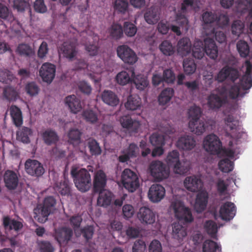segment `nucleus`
Wrapping results in <instances>:
<instances>
[{
	"mask_svg": "<svg viewBox=\"0 0 252 252\" xmlns=\"http://www.w3.org/2000/svg\"><path fill=\"white\" fill-rule=\"evenodd\" d=\"M208 198V194L205 191H201L197 194L194 204V209L197 212L201 213L205 210Z\"/></svg>",
	"mask_w": 252,
	"mask_h": 252,
	"instance_id": "obj_23",
	"label": "nucleus"
},
{
	"mask_svg": "<svg viewBox=\"0 0 252 252\" xmlns=\"http://www.w3.org/2000/svg\"><path fill=\"white\" fill-rule=\"evenodd\" d=\"M174 91L172 88H166L163 90L158 96V102L160 105H165L168 103L173 96Z\"/></svg>",
	"mask_w": 252,
	"mask_h": 252,
	"instance_id": "obj_41",
	"label": "nucleus"
},
{
	"mask_svg": "<svg viewBox=\"0 0 252 252\" xmlns=\"http://www.w3.org/2000/svg\"><path fill=\"white\" fill-rule=\"evenodd\" d=\"M110 36L114 39H119L123 35V29L121 25L113 23L108 30Z\"/></svg>",
	"mask_w": 252,
	"mask_h": 252,
	"instance_id": "obj_40",
	"label": "nucleus"
},
{
	"mask_svg": "<svg viewBox=\"0 0 252 252\" xmlns=\"http://www.w3.org/2000/svg\"><path fill=\"white\" fill-rule=\"evenodd\" d=\"M165 194L164 188L159 184H154L149 189L148 197L153 202H159Z\"/></svg>",
	"mask_w": 252,
	"mask_h": 252,
	"instance_id": "obj_16",
	"label": "nucleus"
},
{
	"mask_svg": "<svg viewBox=\"0 0 252 252\" xmlns=\"http://www.w3.org/2000/svg\"><path fill=\"white\" fill-rule=\"evenodd\" d=\"M221 248L216 242L211 240H206L203 245V252H221Z\"/></svg>",
	"mask_w": 252,
	"mask_h": 252,
	"instance_id": "obj_42",
	"label": "nucleus"
},
{
	"mask_svg": "<svg viewBox=\"0 0 252 252\" xmlns=\"http://www.w3.org/2000/svg\"><path fill=\"white\" fill-rule=\"evenodd\" d=\"M122 126L126 129L131 135L138 132L141 124L136 120H133L129 115H124L120 119Z\"/></svg>",
	"mask_w": 252,
	"mask_h": 252,
	"instance_id": "obj_12",
	"label": "nucleus"
},
{
	"mask_svg": "<svg viewBox=\"0 0 252 252\" xmlns=\"http://www.w3.org/2000/svg\"><path fill=\"white\" fill-rule=\"evenodd\" d=\"M226 91L225 87L221 88L219 94L211 93L207 97V106L210 109L217 110L227 103V97L223 93Z\"/></svg>",
	"mask_w": 252,
	"mask_h": 252,
	"instance_id": "obj_9",
	"label": "nucleus"
},
{
	"mask_svg": "<svg viewBox=\"0 0 252 252\" xmlns=\"http://www.w3.org/2000/svg\"><path fill=\"white\" fill-rule=\"evenodd\" d=\"M87 144L90 152L92 155L97 156L101 154V149L99 143L95 139L89 138L87 140Z\"/></svg>",
	"mask_w": 252,
	"mask_h": 252,
	"instance_id": "obj_43",
	"label": "nucleus"
},
{
	"mask_svg": "<svg viewBox=\"0 0 252 252\" xmlns=\"http://www.w3.org/2000/svg\"><path fill=\"white\" fill-rule=\"evenodd\" d=\"M32 133L31 129L24 127L17 132V138L23 143H29L30 142L29 135Z\"/></svg>",
	"mask_w": 252,
	"mask_h": 252,
	"instance_id": "obj_49",
	"label": "nucleus"
},
{
	"mask_svg": "<svg viewBox=\"0 0 252 252\" xmlns=\"http://www.w3.org/2000/svg\"><path fill=\"white\" fill-rule=\"evenodd\" d=\"M5 187L9 189H14L18 186L19 178L17 174L13 171L7 170L3 175Z\"/></svg>",
	"mask_w": 252,
	"mask_h": 252,
	"instance_id": "obj_20",
	"label": "nucleus"
},
{
	"mask_svg": "<svg viewBox=\"0 0 252 252\" xmlns=\"http://www.w3.org/2000/svg\"><path fill=\"white\" fill-rule=\"evenodd\" d=\"M137 217L142 223L145 224H152L156 220L155 214L147 207L140 208L137 213Z\"/></svg>",
	"mask_w": 252,
	"mask_h": 252,
	"instance_id": "obj_17",
	"label": "nucleus"
},
{
	"mask_svg": "<svg viewBox=\"0 0 252 252\" xmlns=\"http://www.w3.org/2000/svg\"><path fill=\"white\" fill-rule=\"evenodd\" d=\"M219 169L223 172L228 173L233 169L234 163L227 158L220 160L219 162Z\"/></svg>",
	"mask_w": 252,
	"mask_h": 252,
	"instance_id": "obj_52",
	"label": "nucleus"
},
{
	"mask_svg": "<svg viewBox=\"0 0 252 252\" xmlns=\"http://www.w3.org/2000/svg\"><path fill=\"white\" fill-rule=\"evenodd\" d=\"M205 34L207 36H213L215 37L216 40L219 43H223L226 41V35L221 31H215L214 27H212L210 32L205 31Z\"/></svg>",
	"mask_w": 252,
	"mask_h": 252,
	"instance_id": "obj_51",
	"label": "nucleus"
},
{
	"mask_svg": "<svg viewBox=\"0 0 252 252\" xmlns=\"http://www.w3.org/2000/svg\"><path fill=\"white\" fill-rule=\"evenodd\" d=\"M240 75V73L237 69L226 65L220 70L215 79L211 75L205 76L204 79L206 85L208 87H210L214 80H216L219 83H222L226 79H228L231 82H234L239 78Z\"/></svg>",
	"mask_w": 252,
	"mask_h": 252,
	"instance_id": "obj_2",
	"label": "nucleus"
},
{
	"mask_svg": "<svg viewBox=\"0 0 252 252\" xmlns=\"http://www.w3.org/2000/svg\"><path fill=\"white\" fill-rule=\"evenodd\" d=\"M202 21L204 24V29L206 30V26L208 24H211L216 22L217 19V14L212 12L206 11L202 15Z\"/></svg>",
	"mask_w": 252,
	"mask_h": 252,
	"instance_id": "obj_53",
	"label": "nucleus"
},
{
	"mask_svg": "<svg viewBox=\"0 0 252 252\" xmlns=\"http://www.w3.org/2000/svg\"><path fill=\"white\" fill-rule=\"evenodd\" d=\"M94 232V229L93 225H87L80 229V234L86 242L92 239Z\"/></svg>",
	"mask_w": 252,
	"mask_h": 252,
	"instance_id": "obj_59",
	"label": "nucleus"
},
{
	"mask_svg": "<svg viewBox=\"0 0 252 252\" xmlns=\"http://www.w3.org/2000/svg\"><path fill=\"white\" fill-rule=\"evenodd\" d=\"M73 235L72 230L67 227H61L55 229L54 236L60 244L67 243L70 240Z\"/></svg>",
	"mask_w": 252,
	"mask_h": 252,
	"instance_id": "obj_18",
	"label": "nucleus"
},
{
	"mask_svg": "<svg viewBox=\"0 0 252 252\" xmlns=\"http://www.w3.org/2000/svg\"><path fill=\"white\" fill-rule=\"evenodd\" d=\"M122 181L125 188L129 192H134L139 186L138 176L135 172L128 168L122 172Z\"/></svg>",
	"mask_w": 252,
	"mask_h": 252,
	"instance_id": "obj_7",
	"label": "nucleus"
},
{
	"mask_svg": "<svg viewBox=\"0 0 252 252\" xmlns=\"http://www.w3.org/2000/svg\"><path fill=\"white\" fill-rule=\"evenodd\" d=\"M40 252H54L55 249L52 244L47 241H40L37 242Z\"/></svg>",
	"mask_w": 252,
	"mask_h": 252,
	"instance_id": "obj_64",
	"label": "nucleus"
},
{
	"mask_svg": "<svg viewBox=\"0 0 252 252\" xmlns=\"http://www.w3.org/2000/svg\"><path fill=\"white\" fill-rule=\"evenodd\" d=\"M161 52L165 56H171L175 52V48L172 43L167 40L163 41L159 46Z\"/></svg>",
	"mask_w": 252,
	"mask_h": 252,
	"instance_id": "obj_45",
	"label": "nucleus"
},
{
	"mask_svg": "<svg viewBox=\"0 0 252 252\" xmlns=\"http://www.w3.org/2000/svg\"><path fill=\"white\" fill-rule=\"evenodd\" d=\"M205 52L211 59H216L218 57V46L212 38H205L204 43L200 40L194 42L192 53L194 58L201 59L204 56Z\"/></svg>",
	"mask_w": 252,
	"mask_h": 252,
	"instance_id": "obj_1",
	"label": "nucleus"
},
{
	"mask_svg": "<svg viewBox=\"0 0 252 252\" xmlns=\"http://www.w3.org/2000/svg\"><path fill=\"white\" fill-rule=\"evenodd\" d=\"M150 141L154 146H163L165 143L164 136L157 132L154 133L151 135Z\"/></svg>",
	"mask_w": 252,
	"mask_h": 252,
	"instance_id": "obj_50",
	"label": "nucleus"
},
{
	"mask_svg": "<svg viewBox=\"0 0 252 252\" xmlns=\"http://www.w3.org/2000/svg\"><path fill=\"white\" fill-rule=\"evenodd\" d=\"M98 192H99V195L97 200V204L103 207L109 206L114 197L113 193L107 189L102 190Z\"/></svg>",
	"mask_w": 252,
	"mask_h": 252,
	"instance_id": "obj_27",
	"label": "nucleus"
},
{
	"mask_svg": "<svg viewBox=\"0 0 252 252\" xmlns=\"http://www.w3.org/2000/svg\"><path fill=\"white\" fill-rule=\"evenodd\" d=\"M51 212V210H48L42 204L38 205L33 210L34 218L40 223H45L48 220Z\"/></svg>",
	"mask_w": 252,
	"mask_h": 252,
	"instance_id": "obj_26",
	"label": "nucleus"
},
{
	"mask_svg": "<svg viewBox=\"0 0 252 252\" xmlns=\"http://www.w3.org/2000/svg\"><path fill=\"white\" fill-rule=\"evenodd\" d=\"M184 184L187 189L191 192L198 191L203 186L200 178L195 175L186 177Z\"/></svg>",
	"mask_w": 252,
	"mask_h": 252,
	"instance_id": "obj_19",
	"label": "nucleus"
},
{
	"mask_svg": "<svg viewBox=\"0 0 252 252\" xmlns=\"http://www.w3.org/2000/svg\"><path fill=\"white\" fill-rule=\"evenodd\" d=\"M117 53L118 56L126 63L132 65L137 61L138 57L136 53L126 45L119 46Z\"/></svg>",
	"mask_w": 252,
	"mask_h": 252,
	"instance_id": "obj_10",
	"label": "nucleus"
},
{
	"mask_svg": "<svg viewBox=\"0 0 252 252\" xmlns=\"http://www.w3.org/2000/svg\"><path fill=\"white\" fill-rule=\"evenodd\" d=\"M82 133L78 129H71L68 133V141L70 143L75 145L80 142Z\"/></svg>",
	"mask_w": 252,
	"mask_h": 252,
	"instance_id": "obj_47",
	"label": "nucleus"
},
{
	"mask_svg": "<svg viewBox=\"0 0 252 252\" xmlns=\"http://www.w3.org/2000/svg\"><path fill=\"white\" fill-rule=\"evenodd\" d=\"M191 45L190 39L188 37L181 39L178 42L177 51L182 56H186L191 51Z\"/></svg>",
	"mask_w": 252,
	"mask_h": 252,
	"instance_id": "obj_32",
	"label": "nucleus"
},
{
	"mask_svg": "<svg viewBox=\"0 0 252 252\" xmlns=\"http://www.w3.org/2000/svg\"><path fill=\"white\" fill-rule=\"evenodd\" d=\"M82 116L86 122L91 124H95L98 121L97 114L92 110L87 109L84 110Z\"/></svg>",
	"mask_w": 252,
	"mask_h": 252,
	"instance_id": "obj_58",
	"label": "nucleus"
},
{
	"mask_svg": "<svg viewBox=\"0 0 252 252\" xmlns=\"http://www.w3.org/2000/svg\"><path fill=\"white\" fill-rule=\"evenodd\" d=\"M131 84H133L137 90L143 91L149 85V81L143 75L138 74L134 75Z\"/></svg>",
	"mask_w": 252,
	"mask_h": 252,
	"instance_id": "obj_35",
	"label": "nucleus"
},
{
	"mask_svg": "<svg viewBox=\"0 0 252 252\" xmlns=\"http://www.w3.org/2000/svg\"><path fill=\"white\" fill-rule=\"evenodd\" d=\"M171 207L174 210L176 218L179 221L184 223H189L193 220L190 209L185 207L182 202L180 201L173 202Z\"/></svg>",
	"mask_w": 252,
	"mask_h": 252,
	"instance_id": "obj_6",
	"label": "nucleus"
},
{
	"mask_svg": "<svg viewBox=\"0 0 252 252\" xmlns=\"http://www.w3.org/2000/svg\"><path fill=\"white\" fill-rule=\"evenodd\" d=\"M16 52L20 56L25 57H30L33 53L31 47L27 44H19L17 48Z\"/></svg>",
	"mask_w": 252,
	"mask_h": 252,
	"instance_id": "obj_56",
	"label": "nucleus"
},
{
	"mask_svg": "<svg viewBox=\"0 0 252 252\" xmlns=\"http://www.w3.org/2000/svg\"><path fill=\"white\" fill-rule=\"evenodd\" d=\"M59 52L69 61H72L77 55L78 50L73 42H64L59 48Z\"/></svg>",
	"mask_w": 252,
	"mask_h": 252,
	"instance_id": "obj_14",
	"label": "nucleus"
},
{
	"mask_svg": "<svg viewBox=\"0 0 252 252\" xmlns=\"http://www.w3.org/2000/svg\"><path fill=\"white\" fill-rule=\"evenodd\" d=\"M172 234L174 239L181 242L187 235V228L179 223H174Z\"/></svg>",
	"mask_w": 252,
	"mask_h": 252,
	"instance_id": "obj_34",
	"label": "nucleus"
},
{
	"mask_svg": "<svg viewBox=\"0 0 252 252\" xmlns=\"http://www.w3.org/2000/svg\"><path fill=\"white\" fill-rule=\"evenodd\" d=\"M203 145L206 151L214 155L220 154L222 149L221 141L214 134L206 136L204 139Z\"/></svg>",
	"mask_w": 252,
	"mask_h": 252,
	"instance_id": "obj_8",
	"label": "nucleus"
},
{
	"mask_svg": "<svg viewBox=\"0 0 252 252\" xmlns=\"http://www.w3.org/2000/svg\"><path fill=\"white\" fill-rule=\"evenodd\" d=\"M44 142L48 146L55 145L58 142L59 137L57 132L52 129H48L42 133Z\"/></svg>",
	"mask_w": 252,
	"mask_h": 252,
	"instance_id": "obj_31",
	"label": "nucleus"
},
{
	"mask_svg": "<svg viewBox=\"0 0 252 252\" xmlns=\"http://www.w3.org/2000/svg\"><path fill=\"white\" fill-rule=\"evenodd\" d=\"M179 161V153L177 150L169 152L166 158V162L170 167H173Z\"/></svg>",
	"mask_w": 252,
	"mask_h": 252,
	"instance_id": "obj_57",
	"label": "nucleus"
},
{
	"mask_svg": "<svg viewBox=\"0 0 252 252\" xmlns=\"http://www.w3.org/2000/svg\"><path fill=\"white\" fill-rule=\"evenodd\" d=\"M55 191L62 196H69L71 194V188L69 181L63 178L59 182H56L53 187Z\"/></svg>",
	"mask_w": 252,
	"mask_h": 252,
	"instance_id": "obj_24",
	"label": "nucleus"
},
{
	"mask_svg": "<svg viewBox=\"0 0 252 252\" xmlns=\"http://www.w3.org/2000/svg\"><path fill=\"white\" fill-rule=\"evenodd\" d=\"M123 32L129 37L133 36L137 32L136 27L129 22H125L124 24Z\"/></svg>",
	"mask_w": 252,
	"mask_h": 252,
	"instance_id": "obj_62",
	"label": "nucleus"
},
{
	"mask_svg": "<svg viewBox=\"0 0 252 252\" xmlns=\"http://www.w3.org/2000/svg\"><path fill=\"white\" fill-rule=\"evenodd\" d=\"M204 228L207 233L214 239H216L218 226L216 223L212 220H207L204 225Z\"/></svg>",
	"mask_w": 252,
	"mask_h": 252,
	"instance_id": "obj_44",
	"label": "nucleus"
},
{
	"mask_svg": "<svg viewBox=\"0 0 252 252\" xmlns=\"http://www.w3.org/2000/svg\"><path fill=\"white\" fill-rule=\"evenodd\" d=\"M106 176L104 172L101 170L95 173L94 180V192L104 190L106 184Z\"/></svg>",
	"mask_w": 252,
	"mask_h": 252,
	"instance_id": "obj_25",
	"label": "nucleus"
},
{
	"mask_svg": "<svg viewBox=\"0 0 252 252\" xmlns=\"http://www.w3.org/2000/svg\"><path fill=\"white\" fill-rule=\"evenodd\" d=\"M173 169L175 173L183 175L189 171V167L186 162L179 161L175 164L173 167Z\"/></svg>",
	"mask_w": 252,
	"mask_h": 252,
	"instance_id": "obj_63",
	"label": "nucleus"
},
{
	"mask_svg": "<svg viewBox=\"0 0 252 252\" xmlns=\"http://www.w3.org/2000/svg\"><path fill=\"white\" fill-rule=\"evenodd\" d=\"M134 75V69H131L128 71H122L117 74L116 80L119 85L125 86L128 83H132Z\"/></svg>",
	"mask_w": 252,
	"mask_h": 252,
	"instance_id": "obj_28",
	"label": "nucleus"
},
{
	"mask_svg": "<svg viewBox=\"0 0 252 252\" xmlns=\"http://www.w3.org/2000/svg\"><path fill=\"white\" fill-rule=\"evenodd\" d=\"M101 97L105 103L111 106H116L119 103L117 95L111 90H104L101 93Z\"/></svg>",
	"mask_w": 252,
	"mask_h": 252,
	"instance_id": "obj_30",
	"label": "nucleus"
},
{
	"mask_svg": "<svg viewBox=\"0 0 252 252\" xmlns=\"http://www.w3.org/2000/svg\"><path fill=\"white\" fill-rule=\"evenodd\" d=\"M196 145V141L190 135H185L178 140L176 146L181 150L189 151L193 149Z\"/></svg>",
	"mask_w": 252,
	"mask_h": 252,
	"instance_id": "obj_22",
	"label": "nucleus"
},
{
	"mask_svg": "<svg viewBox=\"0 0 252 252\" xmlns=\"http://www.w3.org/2000/svg\"><path fill=\"white\" fill-rule=\"evenodd\" d=\"M245 24L241 20L234 21L231 25V32L233 35L239 37L244 32Z\"/></svg>",
	"mask_w": 252,
	"mask_h": 252,
	"instance_id": "obj_54",
	"label": "nucleus"
},
{
	"mask_svg": "<svg viewBox=\"0 0 252 252\" xmlns=\"http://www.w3.org/2000/svg\"><path fill=\"white\" fill-rule=\"evenodd\" d=\"M56 66L49 63H44L39 70V75L44 82L51 83L55 76Z\"/></svg>",
	"mask_w": 252,
	"mask_h": 252,
	"instance_id": "obj_13",
	"label": "nucleus"
},
{
	"mask_svg": "<svg viewBox=\"0 0 252 252\" xmlns=\"http://www.w3.org/2000/svg\"><path fill=\"white\" fill-rule=\"evenodd\" d=\"M10 112L14 125L17 127L21 126L23 124V117L20 109L15 105H12Z\"/></svg>",
	"mask_w": 252,
	"mask_h": 252,
	"instance_id": "obj_36",
	"label": "nucleus"
},
{
	"mask_svg": "<svg viewBox=\"0 0 252 252\" xmlns=\"http://www.w3.org/2000/svg\"><path fill=\"white\" fill-rule=\"evenodd\" d=\"M3 224L5 229H14L15 231H18L23 227V224L21 222L11 220L8 216L3 218Z\"/></svg>",
	"mask_w": 252,
	"mask_h": 252,
	"instance_id": "obj_38",
	"label": "nucleus"
},
{
	"mask_svg": "<svg viewBox=\"0 0 252 252\" xmlns=\"http://www.w3.org/2000/svg\"><path fill=\"white\" fill-rule=\"evenodd\" d=\"M25 169L29 175L36 177L41 176L45 172L42 164L35 159H27L25 163Z\"/></svg>",
	"mask_w": 252,
	"mask_h": 252,
	"instance_id": "obj_11",
	"label": "nucleus"
},
{
	"mask_svg": "<svg viewBox=\"0 0 252 252\" xmlns=\"http://www.w3.org/2000/svg\"><path fill=\"white\" fill-rule=\"evenodd\" d=\"M241 89L243 91H247V90H244L241 85V82L239 84H234L231 86L228 90V96L231 99H236L238 96L243 97L245 94L247 93V92L242 93Z\"/></svg>",
	"mask_w": 252,
	"mask_h": 252,
	"instance_id": "obj_39",
	"label": "nucleus"
},
{
	"mask_svg": "<svg viewBox=\"0 0 252 252\" xmlns=\"http://www.w3.org/2000/svg\"><path fill=\"white\" fill-rule=\"evenodd\" d=\"M65 103L73 113L76 114L82 109L80 100L74 94L66 96Z\"/></svg>",
	"mask_w": 252,
	"mask_h": 252,
	"instance_id": "obj_29",
	"label": "nucleus"
},
{
	"mask_svg": "<svg viewBox=\"0 0 252 252\" xmlns=\"http://www.w3.org/2000/svg\"><path fill=\"white\" fill-rule=\"evenodd\" d=\"M144 19L149 24L157 23L159 19L158 9L153 6L149 8L144 14Z\"/></svg>",
	"mask_w": 252,
	"mask_h": 252,
	"instance_id": "obj_33",
	"label": "nucleus"
},
{
	"mask_svg": "<svg viewBox=\"0 0 252 252\" xmlns=\"http://www.w3.org/2000/svg\"><path fill=\"white\" fill-rule=\"evenodd\" d=\"M4 97L9 101H15L19 97L18 92L12 87L5 88L3 92Z\"/></svg>",
	"mask_w": 252,
	"mask_h": 252,
	"instance_id": "obj_61",
	"label": "nucleus"
},
{
	"mask_svg": "<svg viewBox=\"0 0 252 252\" xmlns=\"http://www.w3.org/2000/svg\"><path fill=\"white\" fill-rule=\"evenodd\" d=\"M129 6L127 0H115L114 9L118 13L125 14L128 10Z\"/></svg>",
	"mask_w": 252,
	"mask_h": 252,
	"instance_id": "obj_46",
	"label": "nucleus"
},
{
	"mask_svg": "<svg viewBox=\"0 0 252 252\" xmlns=\"http://www.w3.org/2000/svg\"><path fill=\"white\" fill-rule=\"evenodd\" d=\"M236 212L235 204L227 201L221 205L219 211L220 216L222 220H230L234 218Z\"/></svg>",
	"mask_w": 252,
	"mask_h": 252,
	"instance_id": "obj_15",
	"label": "nucleus"
},
{
	"mask_svg": "<svg viewBox=\"0 0 252 252\" xmlns=\"http://www.w3.org/2000/svg\"><path fill=\"white\" fill-rule=\"evenodd\" d=\"M246 71L240 79L241 85L244 90H249L252 87V64L250 61L245 62Z\"/></svg>",
	"mask_w": 252,
	"mask_h": 252,
	"instance_id": "obj_21",
	"label": "nucleus"
},
{
	"mask_svg": "<svg viewBox=\"0 0 252 252\" xmlns=\"http://www.w3.org/2000/svg\"><path fill=\"white\" fill-rule=\"evenodd\" d=\"M201 114V108L196 105L191 106L189 109L188 115L190 119L189 127L192 132L198 135L202 134L206 127L204 122L199 120Z\"/></svg>",
	"mask_w": 252,
	"mask_h": 252,
	"instance_id": "obj_3",
	"label": "nucleus"
},
{
	"mask_svg": "<svg viewBox=\"0 0 252 252\" xmlns=\"http://www.w3.org/2000/svg\"><path fill=\"white\" fill-rule=\"evenodd\" d=\"M184 72L187 75L193 74L196 69V65L192 59H186L183 62Z\"/></svg>",
	"mask_w": 252,
	"mask_h": 252,
	"instance_id": "obj_48",
	"label": "nucleus"
},
{
	"mask_svg": "<svg viewBox=\"0 0 252 252\" xmlns=\"http://www.w3.org/2000/svg\"><path fill=\"white\" fill-rule=\"evenodd\" d=\"M149 170L151 176L157 182L167 179L170 171L166 165L159 160H154L149 165Z\"/></svg>",
	"mask_w": 252,
	"mask_h": 252,
	"instance_id": "obj_5",
	"label": "nucleus"
},
{
	"mask_svg": "<svg viewBox=\"0 0 252 252\" xmlns=\"http://www.w3.org/2000/svg\"><path fill=\"white\" fill-rule=\"evenodd\" d=\"M141 105V98L138 95H129L125 103L126 108L132 111L138 109Z\"/></svg>",
	"mask_w": 252,
	"mask_h": 252,
	"instance_id": "obj_37",
	"label": "nucleus"
},
{
	"mask_svg": "<svg viewBox=\"0 0 252 252\" xmlns=\"http://www.w3.org/2000/svg\"><path fill=\"white\" fill-rule=\"evenodd\" d=\"M237 49L241 57L246 58L250 53V48L247 42L240 40L237 43Z\"/></svg>",
	"mask_w": 252,
	"mask_h": 252,
	"instance_id": "obj_55",
	"label": "nucleus"
},
{
	"mask_svg": "<svg viewBox=\"0 0 252 252\" xmlns=\"http://www.w3.org/2000/svg\"><path fill=\"white\" fill-rule=\"evenodd\" d=\"M71 174L74 178L76 188L82 192H86L90 189L91 184V175L85 168H82L78 171L75 169L71 171Z\"/></svg>",
	"mask_w": 252,
	"mask_h": 252,
	"instance_id": "obj_4",
	"label": "nucleus"
},
{
	"mask_svg": "<svg viewBox=\"0 0 252 252\" xmlns=\"http://www.w3.org/2000/svg\"><path fill=\"white\" fill-rule=\"evenodd\" d=\"M96 41H94L93 43L89 44H86L85 45V49L88 53L90 56H94L97 54L99 49L98 46V37L95 36Z\"/></svg>",
	"mask_w": 252,
	"mask_h": 252,
	"instance_id": "obj_60",
	"label": "nucleus"
}]
</instances>
